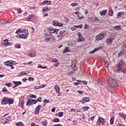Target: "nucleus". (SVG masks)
Returning <instances> with one entry per match:
<instances>
[{"instance_id":"1","label":"nucleus","mask_w":126,"mask_h":126,"mask_svg":"<svg viewBox=\"0 0 126 126\" xmlns=\"http://www.w3.org/2000/svg\"><path fill=\"white\" fill-rule=\"evenodd\" d=\"M59 30L53 28H49L46 31V35L44 37V39L46 42H53L54 38L52 35H55V37H57Z\"/></svg>"},{"instance_id":"2","label":"nucleus","mask_w":126,"mask_h":126,"mask_svg":"<svg viewBox=\"0 0 126 126\" xmlns=\"http://www.w3.org/2000/svg\"><path fill=\"white\" fill-rule=\"evenodd\" d=\"M107 82L108 84L111 85L113 87H118L119 86V84L117 82V81L112 78H108Z\"/></svg>"},{"instance_id":"3","label":"nucleus","mask_w":126,"mask_h":126,"mask_svg":"<svg viewBox=\"0 0 126 126\" xmlns=\"http://www.w3.org/2000/svg\"><path fill=\"white\" fill-rule=\"evenodd\" d=\"M104 37H105V33L101 32L95 36V40L96 41H100V40L104 39Z\"/></svg>"},{"instance_id":"4","label":"nucleus","mask_w":126,"mask_h":126,"mask_svg":"<svg viewBox=\"0 0 126 126\" xmlns=\"http://www.w3.org/2000/svg\"><path fill=\"white\" fill-rule=\"evenodd\" d=\"M65 33V30H62L59 32V34H58L56 35V37L58 39V40H61L63 37V34Z\"/></svg>"},{"instance_id":"5","label":"nucleus","mask_w":126,"mask_h":126,"mask_svg":"<svg viewBox=\"0 0 126 126\" xmlns=\"http://www.w3.org/2000/svg\"><path fill=\"white\" fill-rule=\"evenodd\" d=\"M78 38L77 40L78 42H84L85 41V38L82 36L81 32H78Z\"/></svg>"},{"instance_id":"6","label":"nucleus","mask_w":126,"mask_h":126,"mask_svg":"<svg viewBox=\"0 0 126 126\" xmlns=\"http://www.w3.org/2000/svg\"><path fill=\"white\" fill-rule=\"evenodd\" d=\"M124 61H121L119 64L118 65V68L117 69V72H121L122 71V67H123V66L124 65Z\"/></svg>"},{"instance_id":"7","label":"nucleus","mask_w":126,"mask_h":126,"mask_svg":"<svg viewBox=\"0 0 126 126\" xmlns=\"http://www.w3.org/2000/svg\"><path fill=\"white\" fill-rule=\"evenodd\" d=\"M79 102L82 103V104H85V103H87V102H90V99H89V97H83L82 100H80Z\"/></svg>"},{"instance_id":"8","label":"nucleus","mask_w":126,"mask_h":126,"mask_svg":"<svg viewBox=\"0 0 126 126\" xmlns=\"http://www.w3.org/2000/svg\"><path fill=\"white\" fill-rule=\"evenodd\" d=\"M4 41H6V43H3V45L5 48H6L7 46H12L13 45V43L8 42V39H4Z\"/></svg>"},{"instance_id":"9","label":"nucleus","mask_w":126,"mask_h":126,"mask_svg":"<svg viewBox=\"0 0 126 126\" xmlns=\"http://www.w3.org/2000/svg\"><path fill=\"white\" fill-rule=\"evenodd\" d=\"M97 121L98 123L101 124L102 126H105V125H106V120L104 119L103 118L99 117Z\"/></svg>"},{"instance_id":"10","label":"nucleus","mask_w":126,"mask_h":126,"mask_svg":"<svg viewBox=\"0 0 126 126\" xmlns=\"http://www.w3.org/2000/svg\"><path fill=\"white\" fill-rule=\"evenodd\" d=\"M9 121H11V117L10 116H9L7 118L3 119V120H2V124L5 125V124H8Z\"/></svg>"},{"instance_id":"11","label":"nucleus","mask_w":126,"mask_h":126,"mask_svg":"<svg viewBox=\"0 0 126 126\" xmlns=\"http://www.w3.org/2000/svg\"><path fill=\"white\" fill-rule=\"evenodd\" d=\"M42 107V105H38L36 108H35V111L34 112V114L35 115L39 114V112H40V108Z\"/></svg>"},{"instance_id":"12","label":"nucleus","mask_w":126,"mask_h":126,"mask_svg":"<svg viewBox=\"0 0 126 126\" xmlns=\"http://www.w3.org/2000/svg\"><path fill=\"white\" fill-rule=\"evenodd\" d=\"M12 61H7L6 62L4 63V65H6V66H10V65H13L14 63H12Z\"/></svg>"},{"instance_id":"13","label":"nucleus","mask_w":126,"mask_h":126,"mask_svg":"<svg viewBox=\"0 0 126 126\" xmlns=\"http://www.w3.org/2000/svg\"><path fill=\"white\" fill-rule=\"evenodd\" d=\"M7 100H8L7 97H4L2 98V100L1 101V104L2 105H6V104H7Z\"/></svg>"},{"instance_id":"14","label":"nucleus","mask_w":126,"mask_h":126,"mask_svg":"<svg viewBox=\"0 0 126 126\" xmlns=\"http://www.w3.org/2000/svg\"><path fill=\"white\" fill-rule=\"evenodd\" d=\"M113 38H108L107 39H106V44L107 45H111L113 41Z\"/></svg>"},{"instance_id":"15","label":"nucleus","mask_w":126,"mask_h":126,"mask_svg":"<svg viewBox=\"0 0 126 126\" xmlns=\"http://www.w3.org/2000/svg\"><path fill=\"white\" fill-rule=\"evenodd\" d=\"M70 52V50H69V49L68 48V47H66L64 50L63 51V54L64 55V54L66 53H69Z\"/></svg>"},{"instance_id":"16","label":"nucleus","mask_w":126,"mask_h":126,"mask_svg":"<svg viewBox=\"0 0 126 126\" xmlns=\"http://www.w3.org/2000/svg\"><path fill=\"white\" fill-rule=\"evenodd\" d=\"M71 66L72 68H74L76 66V61L74 60L72 61V64Z\"/></svg>"},{"instance_id":"17","label":"nucleus","mask_w":126,"mask_h":126,"mask_svg":"<svg viewBox=\"0 0 126 126\" xmlns=\"http://www.w3.org/2000/svg\"><path fill=\"white\" fill-rule=\"evenodd\" d=\"M46 86V85H41L40 86H36L34 87L35 89H40V88H44Z\"/></svg>"},{"instance_id":"18","label":"nucleus","mask_w":126,"mask_h":126,"mask_svg":"<svg viewBox=\"0 0 126 126\" xmlns=\"http://www.w3.org/2000/svg\"><path fill=\"white\" fill-rule=\"evenodd\" d=\"M54 89H55V90L56 91L57 93H60V87H59L58 85H56L54 87Z\"/></svg>"},{"instance_id":"19","label":"nucleus","mask_w":126,"mask_h":126,"mask_svg":"<svg viewBox=\"0 0 126 126\" xmlns=\"http://www.w3.org/2000/svg\"><path fill=\"white\" fill-rule=\"evenodd\" d=\"M12 82H13V83H14V84H15V85H16V86H17L18 85H21V84H22V83H21V81H13Z\"/></svg>"},{"instance_id":"20","label":"nucleus","mask_w":126,"mask_h":126,"mask_svg":"<svg viewBox=\"0 0 126 126\" xmlns=\"http://www.w3.org/2000/svg\"><path fill=\"white\" fill-rule=\"evenodd\" d=\"M107 90L108 91H110L111 93H115V90H114L111 87H108L107 88Z\"/></svg>"},{"instance_id":"21","label":"nucleus","mask_w":126,"mask_h":126,"mask_svg":"<svg viewBox=\"0 0 126 126\" xmlns=\"http://www.w3.org/2000/svg\"><path fill=\"white\" fill-rule=\"evenodd\" d=\"M7 104H8V105H11V104H13V99L8 98Z\"/></svg>"},{"instance_id":"22","label":"nucleus","mask_w":126,"mask_h":126,"mask_svg":"<svg viewBox=\"0 0 126 126\" xmlns=\"http://www.w3.org/2000/svg\"><path fill=\"white\" fill-rule=\"evenodd\" d=\"M23 36V39H27V37H28V35H29V33L27 32V33H22Z\"/></svg>"},{"instance_id":"23","label":"nucleus","mask_w":126,"mask_h":126,"mask_svg":"<svg viewBox=\"0 0 126 126\" xmlns=\"http://www.w3.org/2000/svg\"><path fill=\"white\" fill-rule=\"evenodd\" d=\"M89 109H90V108L89 107V106H85L82 107V111H83V112H85V111H88L89 110Z\"/></svg>"},{"instance_id":"24","label":"nucleus","mask_w":126,"mask_h":126,"mask_svg":"<svg viewBox=\"0 0 126 126\" xmlns=\"http://www.w3.org/2000/svg\"><path fill=\"white\" fill-rule=\"evenodd\" d=\"M32 104V101L31 100V99L28 100L26 103L27 106H28V105L31 106Z\"/></svg>"},{"instance_id":"25","label":"nucleus","mask_w":126,"mask_h":126,"mask_svg":"<svg viewBox=\"0 0 126 126\" xmlns=\"http://www.w3.org/2000/svg\"><path fill=\"white\" fill-rule=\"evenodd\" d=\"M6 23H9L7 21H3L2 20H0V24H2V25H4V24H6Z\"/></svg>"},{"instance_id":"26","label":"nucleus","mask_w":126,"mask_h":126,"mask_svg":"<svg viewBox=\"0 0 126 126\" xmlns=\"http://www.w3.org/2000/svg\"><path fill=\"white\" fill-rule=\"evenodd\" d=\"M120 116H121V118H123L124 120H126V115L123 113H119Z\"/></svg>"},{"instance_id":"27","label":"nucleus","mask_w":126,"mask_h":126,"mask_svg":"<svg viewBox=\"0 0 126 126\" xmlns=\"http://www.w3.org/2000/svg\"><path fill=\"white\" fill-rule=\"evenodd\" d=\"M47 2H49V4H51V1L49 0H44L41 3V4H43V5H45V4H47Z\"/></svg>"},{"instance_id":"28","label":"nucleus","mask_w":126,"mask_h":126,"mask_svg":"<svg viewBox=\"0 0 126 126\" xmlns=\"http://www.w3.org/2000/svg\"><path fill=\"white\" fill-rule=\"evenodd\" d=\"M34 16V15L31 14L30 16H29V17L26 18L27 21H30L31 20V18H32Z\"/></svg>"},{"instance_id":"29","label":"nucleus","mask_w":126,"mask_h":126,"mask_svg":"<svg viewBox=\"0 0 126 126\" xmlns=\"http://www.w3.org/2000/svg\"><path fill=\"white\" fill-rule=\"evenodd\" d=\"M115 121V117L113 116L110 120V125H113L114 124V121Z\"/></svg>"},{"instance_id":"30","label":"nucleus","mask_w":126,"mask_h":126,"mask_svg":"<svg viewBox=\"0 0 126 126\" xmlns=\"http://www.w3.org/2000/svg\"><path fill=\"white\" fill-rule=\"evenodd\" d=\"M15 49H20L21 48V45L20 44L16 43L15 45Z\"/></svg>"},{"instance_id":"31","label":"nucleus","mask_w":126,"mask_h":126,"mask_svg":"<svg viewBox=\"0 0 126 126\" xmlns=\"http://www.w3.org/2000/svg\"><path fill=\"white\" fill-rule=\"evenodd\" d=\"M114 30H121V26H116L113 27Z\"/></svg>"},{"instance_id":"32","label":"nucleus","mask_w":126,"mask_h":126,"mask_svg":"<svg viewBox=\"0 0 126 126\" xmlns=\"http://www.w3.org/2000/svg\"><path fill=\"white\" fill-rule=\"evenodd\" d=\"M29 56L30 57V58H34L36 57V53L34 52L33 53L30 54Z\"/></svg>"},{"instance_id":"33","label":"nucleus","mask_w":126,"mask_h":126,"mask_svg":"<svg viewBox=\"0 0 126 126\" xmlns=\"http://www.w3.org/2000/svg\"><path fill=\"white\" fill-rule=\"evenodd\" d=\"M23 31L22 30H21L20 29H18V30L16 31L15 32L16 34H18V35H19L20 33H22Z\"/></svg>"},{"instance_id":"34","label":"nucleus","mask_w":126,"mask_h":126,"mask_svg":"<svg viewBox=\"0 0 126 126\" xmlns=\"http://www.w3.org/2000/svg\"><path fill=\"white\" fill-rule=\"evenodd\" d=\"M16 126H24V125L22 122H18L16 123Z\"/></svg>"},{"instance_id":"35","label":"nucleus","mask_w":126,"mask_h":126,"mask_svg":"<svg viewBox=\"0 0 126 126\" xmlns=\"http://www.w3.org/2000/svg\"><path fill=\"white\" fill-rule=\"evenodd\" d=\"M48 10H49V8H48V7H44V8L42 9V11H43V12H47V11H48Z\"/></svg>"},{"instance_id":"36","label":"nucleus","mask_w":126,"mask_h":126,"mask_svg":"<svg viewBox=\"0 0 126 126\" xmlns=\"http://www.w3.org/2000/svg\"><path fill=\"white\" fill-rule=\"evenodd\" d=\"M78 19H83V15H82L81 13L78 14Z\"/></svg>"},{"instance_id":"37","label":"nucleus","mask_w":126,"mask_h":126,"mask_svg":"<svg viewBox=\"0 0 126 126\" xmlns=\"http://www.w3.org/2000/svg\"><path fill=\"white\" fill-rule=\"evenodd\" d=\"M59 22H58V21H53L52 22V24L53 25H54V26H58V24Z\"/></svg>"},{"instance_id":"38","label":"nucleus","mask_w":126,"mask_h":126,"mask_svg":"<svg viewBox=\"0 0 126 126\" xmlns=\"http://www.w3.org/2000/svg\"><path fill=\"white\" fill-rule=\"evenodd\" d=\"M124 14H125V12H120L118 13L117 16L118 17H120V16L124 15Z\"/></svg>"},{"instance_id":"39","label":"nucleus","mask_w":126,"mask_h":126,"mask_svg":"<svg viewBox=\"0 0 126 126\" xmlns=\"http://www.w3.org/2000/svg\"><path fill=\"white\" fill-rule=\"evenodd\" d=\"M98 50H99V48L94 49V50L90 52V54H94V53H95V52H97V51H98Z\"/></svg>"},{"instance_id":"40","label":"nucleus","mask_w":126,"mask_h":126,"mask_svg":"<svg viewBox=\"0 0 126 126\" xmlns=\"http://www.w3.org/2000/svg\"><path fill=\"white\" fill-rule=\"evenodd\" d=\"M37 67H38V68H43V69L45 68H47V66H42V65L39 64L37 66Z\"/></svg>"},{"instance_id":"41","label":"nucleus","mask_w":126,"mask_h":126,"mask_svg":"<svg viewBox=\"0 0 126 126\" xmlns=\"http://www.w3.org/2000/svg\"><path fill=\"white\" fill-rule=\"evenodd\" d=\"M113 13H114V12H113V10H112V9L109 10V16H112Z\"/></svg>"},{"instance_id":"42","label":"nucleus","mask_w":126,"mask_h":126,"mask_svg":"<svg viewBox=\"0 0 126 126\" xmlns=\"http://www.w3.org/2000/svg\"><path fill=\"white\" fill-rule=\"evenodd\" d=\"M74 27H75V28H82L83 27V25H82V24L79 25H77V26H74Z\"/></svg>"},{"instance_id":"43","label":"nucleus","mask_w":126,"mask_h":126,"mask_svg":"<svg viewBox=\"0 0 126 126\" xmlns=\"http://www.w3.org/2000/svg\"><path fill=\"white\" fill-rule=\"evenodd\" d=\"M63 116V112H61L58 113V117L62 118Z\"/></svg>"},{"instance_id":"44","label":"nucleus","mask_w":126,"mask_h":126,"mask_svg":"<svg viewBox=\"0 0 126 126\" xmlns=\"http://www.w3.org/2000/svg\"><path fill=\"white\" fill-rule=\"evenodd\" d=\"M97 82H98V84H99L100 85H103V82L102 81V80H101V79H98Z\"/></svg>"},{"instance_id":"45","label":"nucleus","mask_w":126,"mask_h":126,"mask_svg":"<svg viewBox=\"0 0 126 126\" xmlns=\"http://www.w3.org/2000/svg\"><path fill=\"white\" fill-rule=\"evenodd\" d=\"M42 125L44 126H47L48 125V122H47V121L44 120L42 122Z\"/></svg>"},{"instance_id":"46","label":"nucleus","mask_w":126,"mask_h":126,"mask_svg":"<svg viewBox=\"0 0 126 126\" xmlns=\"http://www.w3.org/2000/svg\"><path fill=\"white\" fill-rule=\"evenodd\" d=\"M53 122V123H59V122H60V119H59L58 118H55L54 119Z\"/></svg>"},{"instance_id":"47","label":"nucleus","mask_w":126,"mask_h":126,"mask_svg":"<svg viewBox=\"0 0 126 126\" xmlns=\"http://www.w3.org/2000/svg\"><path fill=\"white\" fill-rule=\"evenodd\" d=\"M106 13H107V10H104L101 12V15H105V14H106Z\"/></svg>"},{"instance_id":"48","label":"nucleus","mask_w":126,"mask_h":126,"mask_svg":"<svg viewBox=\"0 0 126 126\" xmlns=\"http://www.w3.org/2000/svg\"><path fill=\"white\" fill-rule=\"evenodd\" d=\"M31 101H32V104H36V103L37 102V100H34L33 99H31Z\"/></svg>"},{"instance_id":"49","label":"nucleus","mask_w":126,"mask_h":126,"mask_svg":"<svg viewBox=\"0 0 126 126\" xmlns=\"http://www.w3.org/2000/svg\"><path fill=\"white\" fill-rule=\"evenodd\" d=\"M29 97L31 98H36L37 96L36 95H33V94H31L30 95H29Z\"/></svg>"},{"instance_id":"50","label":"nucleus","mask_w":126,"mask_h":126,"mask_svg":"<svg viewBox=\"0 0 126 126\" xmlns=\"http://www.w3.org/2000/svg\"><path fill=\"white\" fill-rule=\"evenodd\" d=\"M77 5H78V3H71V6H76Z\"/></svg>"},{"instance_id":"51","label":"nucleus","mask_w":126,"mask_h":126,"mask_svg":"<svg viewBox=\"0 0 126 126\" xmlns=\"http://www.w3.org/2000/svg\"><path fill=\"white\" fill-rule=\"evenodd\" d=\"M27 73H28L25 72H24V71H22V72H21V73H20V74L21 75H26V74H27Z\"/></svg>"},{"instance_id":"52","label":"nucleus","mask_w":126,"mask_h":126,"mask_svg":"<svg viewBox=\"0 0 126 126\" xmlns=\"http://www.w3.org/2000/svg\"><path fill=\"white\" fill-rule=\"evenodd\" d=\"M52 63H58V60L57 59L53 58L52 59Z\"/></svg>"},{"instance_id":"53","label":"nucleus","mask_w":126,"mask_h":126,"mask_svg":"<svg viewBox=\"0 0 126 126\" xmlns=\"http://www.w3.org/2000/svg\"><path fill=\"white\" fill-rule=\"evenodd\" d=\"M57 26H59V27H62V26H63V24L62 23H58Z\"/></svg>"},{"instance_id":"54","label":"nucleus","mask_w":126,"mask_h":126,"mask_svg":"<svg viewBox=\"0 0 126 126\" xmlns=\"http://www.w3.org/2000/svg\"><path fill=\"white\" fill-rule=\"evenodd\" d=\"M29 81H34V79L33 77H29Z\"/></svg>"},{"instance_id":"55","label":"nucleus","mask_w":126,"mask_h":126,"mask_svg":"<svg viewBox=\"0 0 126 126\" xmlns=\"http://www.w3.org/2000/svg\"><path fill=\"white\" fill-rule=\"evenodd\" d=\"M50 102V100L49 99H44L43 103H44L45 104H47V103H49Z\"/></svg>"},{"instance_id":"56","label":"nucleus","mask_w":126,"mask_h":126,"mask_svg":"<svg viewBox=\"0 0 126 126\" xmlns=\"http://www.w3.org/2000/svg\"><path fill=\"white\" fill-rule=\"evenodd\" d=\"M2 92H7V89H6V88L4 87L2 90Z\"/></svg>"},{"instance_id":"57","label":"nucleus","mask_w":126,"mask_h":126,"mask_svg":"<svg viewBox=\"0 0 126 126\" xmlns=\"http://www.w3.org/2000/svg\"><path fill=\"white\" fill-rule=\"evenodd\" d=\"M74 73V71H71L68 73V75H71V74H73Z\"/></svg>"},{"instance_id":"58","label":"nucleus","mask_w":126,"mask_h":126,"mask_svg":"<svg viewBox=\"0 0 126 126\" xmlns=\"http://www.w3.org/2000/svg\"><path fill=\"white\" fill-rule=\"evenodd\" d=\"M16 37H17V38H20V39H23V36H22V34H21V35H19V36H18V34L16 36Z\"/></svg>"},{"instance_id":"59","label":"nucleus","mask_w":126,"mask_h":126,"mask_svg":"<svg viewBox=\"0 0 126 126\" xmlns=\"http://www.w3.org/2000/svg\"><path fill=\"white\" fill-rule=\"evenodd\" d=\"M98 18L97 17H96L94 19V22H98Z\"/></svg>"},{"instance_id":"60","label":"nucleus","mask_w":126,"mask_h":126,"mask_svg":"<svg viewBox=\"0 0 126 126\" xmlns=\"http://www.w3.org/2000/svg\"><path fill=\"white\" fill-rule=\"evenodd\" d=\"M36 100L37 101V102H41L42 101V97H39Z\"/></svg>"},{"instance_id":"61","label":"nucleus","mask_w":126,"mask_h":126,"mask_svg":"<svg viewBox=\"0 0 126 126\" xmlns=\"http://www.w3.org/2000/svg\"><path fill=\"white\" fill-rule=\"evenodd\" d=\"M4 85L5 86H7L8 87H10V86H11V85H10L9 83H6L4 84Z\"/></svg>"},{"instance_id":"62","label":"nucleus","mask_w":126,"mask_h":126,"mask_svg":"<svg viewBox=\"0 0 126 126\" xmlns=\"http://www.w3.org/2000/svg\"><path fill=\"white\" fill-rule=\"evenodd\" d=\"M59 65H60L59 63H57L54 64V66H55L56 67H58V66H59Z\"/></svg>"},{"instance_id":"63","label":"nucleus","mask_w":126,"mask_h":126,"mask_svg":"<svg viewBox=\"0 0 126 126\" xmlns=\"http://www.w3.org/2000/svg\"><path fill=\"white\" fill-rule=\"evenodd\" d=\"M104 64H105V66H106V67H109V64L107 63V62H105Z\"/></svg>"},{"instance_id":"64","label":"nucleus","mask_w":126,"mask_h":126,"mask_svg":"<svg viewBox=\"0 0 126 126\" xmlns=\"http://www.w3.org/2000/svg\"><path fill=\"white\" fill-rule=\"evenodd\" d=\"M101 125V123L100 122H99L98 121H97V123H96V126H100Z\"/></svg>"}]
</instances>
